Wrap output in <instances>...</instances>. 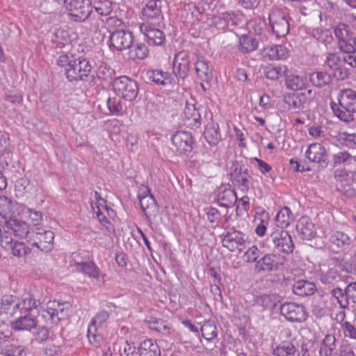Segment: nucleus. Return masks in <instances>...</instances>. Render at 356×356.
Listing matches in <instances>:
<instances>
[{
	"label": "nucleus",
	"mask_w": 356,
	"mask_h": 356,
	"mask_svg": "<svg viewBox=\"0 0 356 356\" xmlns=\"http://www.w3.org/2000/svg\"><path fill=\"white\" fill-rule=\"evenodd\" d=\"M268 19L272 31L277 38L284 37L289 33V23L282 11L273 10L269 13Z\"/></svg>",
	"instance_id": "6e6552de"
},
{
	"label": "nucleus",
	"mask_w": 356,
	"mask_h": 356,
	"mask_svg": "<svg viewBox=\"0 0 356 356\" xmlns=\"http://www.w3.org/2000/svg\"><path fill=\"white\" fill-rule=\"evenodd\" d=\"M284 76H286V86L287 88L296 91L305 88V80L302 77L292 74L289 71Z\"/></svg>",
	"instance_id": "473e14b6"
},
{
	"label": "nucleus",
	"mask_w": 356,
	"mask_h": 356,
	"mask_svg": "<svg viewBox=\"0 0 356 356\" xmlns=\"http://www.w3.org/2000/svg\"><path fill=\"white\" fill-rule=\"evenodd\" d=\"M138 356H161L160 348L152 339H145L137 348Z\"/></svg>",
	"instance_id": "5701e85b"
},
{
	"label": "nucleus",
	"mask_w": 356,
	"mask_h": 356,
	"mask_svg": "<svg viewBox=\"0 0 356 356\" xmlns=\"http://www.w3.org/2000/svg\"><path fill=\"white\" fill-rule=\"evenodd\" d=\"M294 294L299 296H309L313 295L316 291L314 283L305 280H300L296 282L292 287Z\"/></svg>",
	"instance_id": "b1692460"
},
{
	"label": "nucleus",
	"mask_w": 356,
	"mask_h": 356,
	"mask_svg": "<svg viewBox=\"0 0 356 356\" xmlns=\"http://www.w3.org/2000/svg\"><path fill=\"white\" fill-rule=\"evenodd\" d=\"M336 348L337 344L334 335L327 334L322 341L319 350V356H332Z\"/></svg>",
	"instance_id": "c756f323"
},
{
	"label": "nucleus",
	"mask_w": 356,
	"mask_h": 356,
	"mask_svg": "<svg viewBox=\"0 0 356 356\" xmlns=\"http://www.w3.org/2000/svg\"><path fill=\"white\" fill-rule=\"evenodd\" d=\"M281 315L291 322H303L307 318L305 308L302 305L293 302H285L280 307Z\"/></svg>",
	"instance_id": "9b49d317"
},
{
	"label": "nucleus",
	"mask_w": 356,
	"mask_h": 356,
	"mask_svg": "<svg viewBox=\"0 0 356 356\" xmlns=\"http://www.w3.org/2000/svg\"><path fill=\"white\" fill-rule=\"evenodd\" d=\"M96 79L101 81L111 83L113 79V70L106 66H100L95 72Z\"/></svg>",
	"instance_id": "3c124183"
},
{
	"label": "nucleus",
	"mask_w": 356,
	"mask_h": 356,
	"mask_svg": "<svg viewBox=\"0 0 356 356\" xmlns=\"http://www.w3.org/2000/svg\"><path fill=\"white\" fill-rule=\"evenodd\" d=\"M207 219L210 223L212 224V227L216 228L218 225V221L220 219V213L219 211L213 207L209 209L208 212L207 213Z\"/></svg>",
	"instance_id": "6e6d98bb"
},
{
	"label": "nucleus",
	"mask_w": 356,
	"mask_h": 356,
	"mask_svg": "<svg viewBox=\"0 0 356 356\" xmlns=\"http://www.w3.org/2000/svg\"><path fill=\"white\" fill-rule=\"evenodd\" d=\"M331 294L337 300L341 308L345 309L348 307V298L345 295V290L343 291L341 288L337 287L331 291Z\"/></svg>",
	"instance_id": "864d4df0"
},
{
	"label": "nucleus",
	"mask_w": 356,
	"mask_h": 356,
	"mask_svg": "<svg viewBox=\"0 0 356 356\" xmlns=\"http://www.w3.org/2000/svg\"><path fill=\"white\" fill-rule=\"evenodd\" d=\"M333 71V75L337 80H345L348 79L350 75L348 70L340 65L336 67Z\"/></svg>",
	"instance_id": "69168bd1"
},
{
	"label": "nucleus",
	"mask_w": 356,
	"mask_h": 356,
	"mask_svg": "<svg viewBox=\"0 0 356 356\" xmlns=\"http://www.w3.org/2000/svg\"><path fill=\"white\" fill-rule=\"evenodd\" d=\"M157 1L156 0H150L143 8L142 15L145 19H154L159 18L161 11L160 6L157 4Z\"/></svg>",
	"instance_id": "7c9ffc66"
},
{
	"label": "nucleus",
	"mask_w": 356,
	"mask_h": 356,
	"mask_svg": "<svg viewBox=\"0 0 356 356\" xmlns=\"http://www.w3.org/2000/svg\"><path fill=\"white\" fill-rule=\"evenodd\" d=\"M237 200L235 191L226 186H220L217 191V201L220 207H229Z\"/></svg>",
	"instance_id": "4be33fe9"
},
{
	"label": "nucleus",
	"mask_w": 356,
	"mask_h": 356,
	"mask_svg": "<svg viewBox=\"0 0 356 356\" xmlns=\"http://www.w3.org/2000/svg\"><path fill=\"white\" fill-rule=\"evenodd\" d=\"M292 212L287 207H284L277 213L275 217L276 224L281 228H285L290 224Z\"/></svg>",
	"instance_id": "ea45409f"
},
{
	"label": "nucleus",
	"mask_w": 356,
	"mask_h": 356,
	"mask_svg": "<svg viewBox=\"0 0 356 356\" xmlns=\"http://www.w3.org/2000/svg\"><path fill=\"white\" fill-rule=\"evenodd\" d=\"M30 181L26 177H22L16 181V191L24 193L27 192V188L29 186Z\"/></svg>",
	"instance_id": "338daca9"
},
{
	"label": "nucleus",
	"mask_w": 356,
	"mask_h": 356,
	"mask_svg": "<svg viewBox=\"0 0 356 356\" xmlns=\"http://www.w3.org/2000/svg\"><path fill=\"white\" fill-rule=\"evenodd\" d=\"M33 330V335L38 342H44L49 338L50 332L44 325H38Z\"/></svg>",
	"instance_id": "8fccbe9b"
},
{
	"label": "nucleus",
	"mask_w": 356,
	"mask_h": 356,
	"mask_svg": "<svg viewBox=\"0 0 356 356\" xmlns=\"http://www.w3.org/2000/svg\"><path fill=\"white\" fill-rule=\"evenodd\" d=\"M8 250H11L12 254L17 257H22L31 252V249L25 245L23 242L15 241Z\"/></svg>",
	"instance_id": "09e8293b"
},
{
	"label": "nucleus",
	"mask_w": 356,
	"mask_h": 356,
	"mask_svg": "<svg viewBox=\"0 0 356 356\" xmlns=\"http://www.w3.org/2000/svg\"><path fill=\"white\" fill-rule=\"evenodd\" d=\"M11 234L5 229V226L0 225V244L6 250H8L14 243Z\"/></svg>",
	"instance_id": "603ef678"
},
{
	"label": "nucleus",
	"mask_w": 356,
	"mask_h": 356,
	"mask_svg": "<svg viewBox=\"0 0 356 356\" xmlns=\"http://www.w3.org/2000/svg\"><path fill=\"white\" fill-rule=\"evenodd\" d=\"M296 350L294 346L289 342H283L274 350L275 356H290L294 354Z\"/></svg>",
	"instance_id": "de8ad7c7"
},
{
	"label": "nucleus",
	"mask_w": 356,
	"mask_h": 356,
	"mask_svg": "<svg viewBox=\"0 0 356 356\" xmlns=\"http://www.w3.org/2000/svg\"><path fill=\"white\" fill-rule=\"evenodd\" d=\"M299 237L302 240L309 241L316 236L314 223L307 216L300 218L296 225Z\"/></svg>",
	"instance_id": "aec40b11"
},
{
	"label": "nucleus",
	"mask_w": 356,
	"mask_h": 356,
	"mask_svg": "<svg viewBox=\"0 0 356 356\" xmlns=\"http://www.w3.org/2000/svg\"><path fill=\"white\" fill-rule=\"evenodd\" d=\"M140 207L147 218L155 216L158 212V204L154 197L147 188L143 195H138Z\"/></svg>",
	"instance_id": "6ab92c4d"
},
{
	"label": "nucleus",
	"mask_w": 356,
	"mask_h": 356,
	"mask_svg": "<svg viewBox=\"0 0 356 356\" xmlns=\"http://www.w3.org/2000/svg\"><path fill=\"white\" fill-rule=\"evenodd\" d=\"M195 71L198 77L203 81L209 82L212 79V70L204 60H197L195 63Z\"/></svg>",
	"instance_id": "72a5a7b5"
},
{
	"label": "nucleus",
	"mask_w": 356,
	"mask_h": 356,
	"mask_svg": "<svg viewBox=\"0 0 356 356\" xmlns=\"http://www.w3.org/2000/svg\"><path fill=\"white\" fill-rule=\"evenodd\" d=\"M286 72H289V70L286 65L275 66L269 65L264 69L265 76L270 80H277L282 74H286Z\"/></svg>",
	"instance_id": "e433bc0d"
},
{
	"label": "nucleus",
	"mask_w": 356,
	"mask_h": 356,
	"mask_svg": "<svg viewBox=\"0 0 356 356\" xmlns=\"http://www.w3.org/2000/svg\"><path fill=\"white\" fill-rule=\"evenodd\" d=\"M203 337L207 341H211L218 335V330L215 324L211 321H207L201 327Z\"/></svg>",
	"instance_id": "c03bdc74"
},
{
	"label": "nucleus",
	"mask_w": 356,
	"mask_h": 356,
	"mask_svg": "<svg viewBox=\"0 0 356 356\" xmlns=\"http://www.w3.org/2000/svg\"><path fill=\"white\" fill-rule=\"evenodd\" d=\"M141 33L147 38L148 42H152L154 45H162L165 41L164 33L155 28L149 23H143L140 26Z\"/></svg>",
	"instance_id": "a211bd4d"
},
{
	"label": "nucleus",
	"mask_w": 356,
	"mask_h": 356,
	"mask_svg": "<svg viewBox=\"0 0 356 356\" xmlns=\"http://www.w3.org/2000/svg\"><path fill=\"white\" fill-rule=\"evenodd\" d=\"M19 303L15 300V298L13 296L6 297L3 299L1 302V309L3 310L4 312L10 314H13L16 310L19 309Z\"/></svg>",
	"instance_id": "49530a36"
},
{
	"label": "nucleus",
	"mask_w": 356,
	"mask_h": 356,
	"mask_svg": "<svg viewBox=\"0 0 356 356\" xmlns=\"http://www.w3.org/2000/svg\"><path fill=\"white\" fill-rule=\"evenodd\" d=\"M58 65L64 68L69 81H86L93 67L92 62L86 58H74L73 55L63 54L57 60Z\"/></svg>",
	"instance_id": "f257e3e1"
},
{
	"label": "nucleus",
	"mask_w": 356,
	"mask_h": 356,
	"mask_svg": "<svg viewBox=\"0 0 356 356\" xmlns=\"http://www.w3.org/2000/svg\"><path fill=\"white\" fill-rule=\"evenodd\" d=\"M268 240L272 243L273 249L279 252L289 254L295 248L291 236L285 230L273 232Z\"/></svg>",
	"instance_id": "0eeeda50"
},
{
	"label": "nucleus",
	"mask_w": 356,
	"mask_h": 356,
	"mask_svg": "<svg viewBox=\"0 0 356 356\" xmlns=\"http://www.w3.org/2000/svg\"><path fill=\"white\" fill-rule=\"evenodd\" d=\"M284 102L293 109H302L307 104L300 93H292L284 97Z\"/></svg>",
	"instance_id": "f704fd0d"
},
{
	"label": "nucleus",
	"mask_w": 356,
	"mask_h": 356,
	"mask_svg": "<svg viewBox=\"0 0 356 356\" xmlns=\"http://www.w3.org/2000/svg\"><path fill=\"white\" fill-rule=\"evenodd\" d=\"M341 328L344 336L356 340V327L348 321L341 323Z\"/></svg>",
	"instance_id": "5fc2aeb1"
},
{
	"label": "nucleus",
	"mask_w": 356,
	"mask_h": 356,
	"mask_svg": "<svg viewBox=\"0 0 356 356\" xmlns=\"http://www.w3.org/2000/svg\"><path fill=\"white\" fill-rule=\"evenodd\" d=\"M340 61L339 57L335 54H329L325 60V64L330 69L334 70L339 65Z\"/></svg>",
	"instance_id": "0e129e2a"
},
{
	"label": "nucleus",
	"mask_w": 356,
	"mask_h": 356,
	"mask_svg": "<svg viewBox=\"0 0 356 356\" xmlns=\"http://www.w3.org/2000/svg\"><path fill=\"white\" fill-rule=\"evenodd\" d=\"M147 80L152 81L158 85L165 86L171 84V77L168 72L161 70H148L145 74Z\"/></svg>",
	"instance_id": "bb28decb"
},
{
	"label": "nucleus",
	"mask_w": 356,
	"mask_h": 356,
	"mask_svg": "<svg viewBox=\"0 0 356 356\" xmlns=\"http://www.w3.org/2000/svg\"><path fill=\"white\" fill-rule=\"evenodd\" d=\"M309 80L312 86L321 88L330 84L332 81V78L326 72L315 71L309 74Z\"/></svg>",
	"instance_id": "a878e982"
},
{
	"label": "nucleus",
	"mask_w": 356,
	"mask_h": 356,
	"mask_svg": "<svg viewBox=\"0 0 356 356\" xmlns=\"http://www.w3.org/2000/svg\"><path fill=\"white\" fill-rule=\"evenodd\" d=\"M109 317V314L105 310L99 312L92 318V323L101 325L103 323L106 322Z\"/></svg>",
	"instance_id": "774afa93"
},
{
	"label": "nucleus",
	"mask_w": 356,
	"mask_h": 356,
	"mask_svg": "<svg viewBox=\"0 0 356 356\" xmlns=\"http://www.w3.org/2000/svg\"><path fill=\"white\" fill-rule=\"evenodd\" d=\"M171 140L180 154H188L192 152L193 140L191 133L185 131H177L172 135Z\"/></svg>",
	"instance_id": "4468645a"
},
{
	"label": "nucleus",
	"mask_w": 356,
	"mask_h": 356,
	"mask_svg": "<svg viewBox=\"0 0 356 356\" xmlns=\"http://www.w3.org/2000/svg\"><path fill=\"white\" fill-rule=\"evenodd\" d=\"M146 323L150 329L156 330L163 334H168L170 333V327L166 324V322L161 318H157L156 317H149L145 320Z\"/></svg>",
	"instance_id": "4c0bfd02"
},
{
	"label": "nucleus",
	"mask_w": 356,
	"mask_h": 356,
	"mask_svg": "<svg viewBox=\"0 0 356 356\" xmlns=\"http://www.w3.org/2000/svg\"><path fill=\"white\" fill-rule=\"evenodd\" d=\"M283 266L280 255L275 254H267L259 259L254 264V271L257 273H270L278 271Z\"/></svg>",
	"instance_id": "9d476101"
},
{
	"label": "nucleus",
	"mask_w": 356,
	"mask_h": 356,
	"mask_svg": "<svg viewBox=\"0 0 356 356\" xmlns=\"http://www.w3.org/2000/svg\"><path fill=\"white\" fill-rule=\"evenodd\" d=\"M259 42L250 35H243L239 38L238 51L242 54H248L256 50Z\"/></svg>",
	"instance_id": "cd10ccee"
},
{
	"label": "nucleus",
	"mask_w": 356,
	"mask_h": 356,
	"mask_svg": "<svg viewBox=\"0 0 356 356\" xmlns=\"http://www.w3.org/2000/svg\"><path fill=\"white\" fill-rule=\"evenodd\" d=\"M340 136L347 147H354L356 145V134L342 132Z\"/></svg>",
	"instance_id": "bf43d9fd"
},
{
	"label": "nucleus",
	"mask_w": 356,
	"mask_h": 356,
	"mask_svg": "<svg viewBox=\"0 0 356 356\" xmlns=\"http://www.w3.org/2000/svg\"><path fill=\"white\" fill-rule=\"evenodd\" d=\"M63 6L75 22H83L94 17L92 2L88 0H64Z\"/></svg>",
	"instance_id": "7ed1b4c3"
},
{
	"label": "nucleus",
	"mask_w": 356,
	"mask_h": 356,
	"mask_svg": "<svg viewBox=\"0 0 356 356\" xmlns=\"http://www.w3.org/2000/svg\"><path fill=\"white\" fill-rule=\"evenodd\" d=\"M92 3V8L99 15H108L113 10L112 2L110 0H94Z\"/></svg>",
	"instance_id": "58836bf2"
},
{
	"label": "nucleus",
	"mask_w": 356,
	"mask_h": 356,
	"mask_svg": "<svg viewBox=\"0 0 356 356\" xmlns=\"http://www.w3.org/2000/svg\"><path fill=\"white\" fill-rule=\"evenodd\" d=\"M345 295L348 297V300H351L353 303H356V282L347 285L345 289Z\"/></svg>",
	"instance_id": "e2e57ef3"
},
{
	"label": "nucleus",
	"mask_w": 356,
	"mask_h": 356,
	"mask_svg": "<svg viewBox=\"0 0 356 356\" xmlns=\"http://www.w3.org/2000/svg\"><path fill=\"white\" fill-rule=\"evenodd\" d=\"M233 183L238 186L241 191L247 193L250 188V179L245 177H238L233 179Z\"/></svg>",
	"instance_id": "13d9d810"
},
{
	"label": "nucleus",
	"mask_w": 356,
	"mask_h": 356,
	"mask_svg": "<svg viewBox=\"0 0 356 356\" xmlns=\"http://www.w3.org/2000/svg\"><path fill=\"white\" fill-rule=\"evenodd\" d=\"M339 105L331 103L334 115L341 121L349 123L354 120L356 113V92L351 88L343 89L338 95Z\"/></svg>",
	"instance_id": "f03ea898"
},
{
	"label": "nucleus",
	"mask_w": 356,
	"mask_h": 356,
	"mask_svg": "<svg viewBox=\"0 0 356 356\" xmlns=\"http://www.w3.org/2000/svg\"><path fill=\"white\" fill-rule=\"evenodd\" d=\"M206 112V108L195 99L186 100L184 110L185 123L193 129L200 127L203 120L202 114Z\"/></svg>",
	"instance_id": "423d86ee"
},
{
	"label": "nucleus",
	"mask_w": 356,
	"mask_h": 356,
	"mask_svg": "<svg viewBox=\"0 0 356 356\" xmlns=\"http://www.w3.org/2000/svg\"><path fill=\"white\" fill-rule=\"evenodd\" d=\"M264 56L269 60L284 59L288 56L286 48L282 45H275L264 48Z\"/></svg>",
	"instance_id": "c85d7f7f"
},
{
	"label": "nucleus",
	"mask_w": 356,
	"mask_h": 356,
	"mask_svg": "<svg viewBox=\"0 0 356 356\" xmlns=\"http://www.w3.org/2000/svg\"><path fill=\"white\" fill-rule=\"evenodd\" d=\"M133 38L131 32L119 29L111 33L109 42L110 44L116 50L122 51L131 48Z\"/></svg>",
	"instance_id": "f8f14e48"
},
{
	"label": "nucleus",
	"mask_w": 356,
	"mask_h": 356,
	"mask_svg": "<svg viewBox=\"0 0 356 356\" xmlns=\"http://www.w3.org/2000/svg\"><path fill=\"white\" fill-rule=\"evenodd\" d=\"M22 308L20 312L35 313L38 311L37 308L41 304L40 300H35L33 296L30 293L23 295L22 299Z\"/></svg>",
	"instance_id": "2f4dec72"
},
{
	"label": "nucleus",
	"mask_w": 356,
	"mask_h": 356,
	"mask_svg": "<svg viewBox=\"0 0 356 356\" xmlns=\"http://www.w3.org/2000/svg\"><path fill=\"white\" fill-rule=\"evenodd\" d=\"M189 55L186 51H179L175 54L173 60V73L178 79L184 80L187 77L189 68Z\"/></svg>",
	"instance_id": "dca6fc26"
},
{
	"label": "nucleus",
	"mask_w": 356,
	"mask_h": 356,
	"mask_svg": "<svg viewBox=\"0 0 356 356\" xmlns=\"http://www.w3.org/2000/svg\"><path fill=\"white\" fill-rule=\"evenodd\" d=\"M244 236L243 232L235 229L228 232L222 239V245L230 252H234L236 250L242 252L245 248Z\"/></svg>",
	"instance_id": "2eb2a0df"
},
{
	"label": "nucleus",
	"mask_w": 356,
	"mask_h": 356,
	"mask_svg": "<svg viewBox=\"0 0 356 356\" xmlns=\"http://www.w3.org/2000/svg\"><path fill=\"white\" fill-rule=\"evenodd\" d=\"M106 106L109 112L112 114H119L123 111L124 108L120 97L119 96L108 97L106 100Z\"/></svg>",
	"instance_id": "37998d69"
},
{
	"label": "nucleus",
	"mask_w": 356,
	"mask_h": 356,
	"mask_svg": "<svg viewBox=\"0 0 356 356\" xmlns=\"http://www.w3.org/2000/svg\"><path fill=\"white\" fill-rule=\"evenodd\" d=\"M132 49L129 52V56L131 59L143 60L145 58L149 53L148 48L143 43H137L133 45Z\"/></svg>",
	"instance_id": "79ce46f5"
},
{
	"label": "nucleus",
	"mask_w": 356,
	"mask_h": 356,
	"mask_svg": "<svg viewBox=\"0 0 356 356\" xmlns=\"http://www.w3.org/2000/svg\"><path fill=\"white\" fill-rule=\"evenodd\" d=\"M305 156L309 161L318 163L322 168H325L327 164L326 149L324 146L319 143L309 145Z\"/></svg>",
	"instance_id": "f3484780"
},
{
	"label": "nucleus",
	"mask_w": 356,
	"mask_h": 356,
	"mask_svg": "<svg viewBox=\"0 0 356 356\" xmlns=\"http://www.w3.org/2000/svg\"><path fill=\"white\" fill-rule=\"evenodd\" d=\"M259 250H258V248L255 246H252L251 248H250L245 253V260H246V262H248V263H252V262H255L257 261V259L259 257Z\"/></svg>",
	"instance_id": "052dcab7"
},
{
	"label": "nucleus",
	"mask_w": 356,
	"mask_h": 356,
	"mask_svg": "<svg viewBox=\"0 0 356 356\" xmlns=\"http://www.w3.org/2000/svg\"><path fill=\"white\" fill-rule=\"evenodd\" d=\"M330 242L338 248L348 246L351 243V238L342 232H335L330 238Z\"/></svg>",
	"instance_id": "a19ab883"
},
{
	"label": "nucleus",
	"mask_w": 356,
	"mask_h": 356,
	"mask_svg": "<svg viewBox=\"0 0 356 356\" xmlns=\"http://www.w3.org/2000/svg\"><path fill=\"white\" fill-rule=\"evenodd\" d=\"M5 226L7 229H10L16 236L20 238L25 237L29 242V235L31 234L29 225L24 221L10 218L8 220L5 222Z\"/></svg>",
	"instance_id": "412c9836"
},
{
	"label": "nucleus",
	"mask_w": 356,
	"mask_h": 356,
	"mask_svg": "<svg viewBox=\"0 0 356 356\" xmlns=\"http://www.w3.org/2000/svg\"><path fill=\"white\" fill-rule=\"evenodd\" d=\"M21 316L10 324L11 328L15 332H31L38 324L37 316L39 312L35 313L20 312Z\"/></svg>",
	"instance_id": "ddd939ff"
},
{
	"label": "nucleus",
	"mask_w": 356,
	"mask_h": 356,
	"mask_svg": "<svg viewBox=\"0 0 356 356\" xmlns=\"http://www.w3.org/2000/svg\"><path fill=\"white\" fill-rule=\"evenodd\" d=\"M338 47L341 51L348 54H353L356 51L355 46L351 44L347 40L338 41Z\"/></svg>",
	"instance_id": "680f3d73"
},
{
	"label": "nucleus",
	"mask_w": 356,
	"mask_h": 356,
	"mask_svg": "<svg viewBox=\"0 0 356 356\" xmlns=\"http://www.w3.org/2000/svg\"><path fill=\"white\" fill-rule=\"evenodd\" d=\"M75 266L79 271L83 272L90 277L98 279L99 276V270L92 261L79 262L75 261Z\"/></svg>",
	"instance_id": "c9c22d12"
},
{
	"label": "nucleus",
	"mask_w": 356,
	"mask_h": 356,
	"mask_svg": "<svg viewBox=\"0 0 356 356\" xmlns=\"http://www.w3.org/2000/svg\"><path fill=\"white\" fill-rule=\"evenodd\" d=\"M69 304L60 303L56 300L47 302L46 308L42 312V316L56 323L68 316Z\"/></svg>",
	"instance_id": "1a4fd4ad"
},
{
	"label": "nucleus",
	"mask_w": 356,
	"mask_h": 356,
	"mask_svg": "<svg viewBox=\"0 0 356 356\" xmlns=\"http://www.w3.org/2000/svg\"><path fill=\"white\" fill-rule=\"evenodd\" d=\"M204 136L210 145H216L221 140L219 126L217 123L211 122L205 126Z\"/></svg>",
	"instance_id": "393cba45"
},
{
	"label": "nucleus",
	"mask_w": 356,
	"mask_h": 356,
	"mask_svg": "<svg viewBox=\"0 0 356 356\" xmlns=\"http://www.w3.org/2000/svg\"><path fill=\"white\" fill-rule=\"evenodd\" d=\"M255 301L264 309H270L275 306L276 296L274 294H263L257 296Z\"/></svg>",
	"instance_id": "a18cd8bd"
},
{
	"label": "nucleus",
	"mask_w": 356,
	"mask_h": 356,
	"mask_svg": "<svg viewBox=\"0 0 356 356\" xmlns=\"http://www.w3.org/2000/svg\"><path fill=\"white\" fill-rule=\"evenodd\" d=\"M113 88L118 96L130 102L136 98L139 90L137 82L126 76L116 78Z\"/></svg>",
	"instance_id": "20e7f679"
},
{
	"label": "nucleus",
	"mask_w": 356,
	"mask_h": 356,
	"mask_svg": "<svg viewBox=\"0 0 356 356\" xmlns=\"http://www.w3.org/2000/svg\"><path fill=\"white\" fill-rule=\"evenodd\" d=\"M54 233L41 227L32 229L29 235V243L42 252H49L54 248Z\"/></svg>",
	"instance_id": "39448f33"
},
{
	"label": "nucleus",
	"mask_w": 356,
	"mask_h": 356,
	"mask_svg": "<svg viewBox=\"0 0 356 356\" xmlns=\"http://www.w3.org/2000/svg\"><path fill=\"white\" fill-rule=\"evenodd\" d=\"M334 32L338 38V41L346 40L349 33V27L345 24H339L335 27Z\"/></svg>",
	"instance_id": "4d7b16f0"
}]
</instances>
